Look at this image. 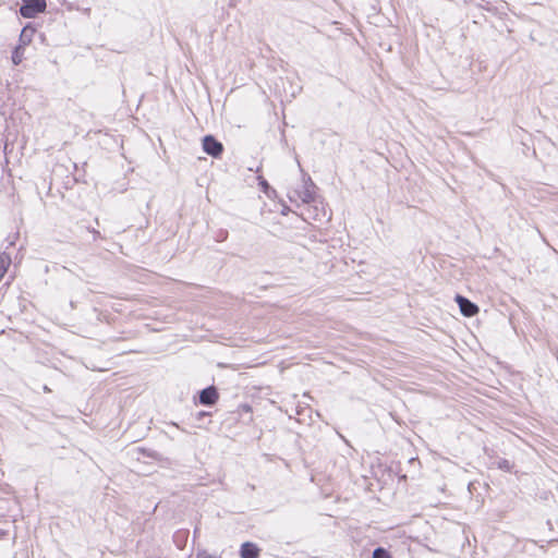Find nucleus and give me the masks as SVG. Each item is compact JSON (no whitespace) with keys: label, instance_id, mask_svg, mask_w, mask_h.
<instances>
[{"label":"nucleus","instance_id":"1a4fd4ad","mask_svg":"<svg viewBox=\"0 0 558 558\" xmlns=\"http://www.w3.org/2000/svg\"><path fill=\"white\" fill-rule=\"evenodd\" d=\"M373 558H392V556L387 549L377 547L373 551Z\"/></svg>","mask_w":558,"mask_h":558},{"label":"nucleus","instance_id":"ddd939ff","mask_svg":"<svg viewBox=\"0 0 558 558\" xmlns=\"http://www.w3.org/2000/svg\"><path fill=\"white\" fill-rule=\"evenodd\" d=\"M208 415H209L208 412L201 411V412L197 413V420L201 421V420H203L204 417H206Z\"/></svg>","mask_w":558,"mask_h":558},{"label":"nucleus","instance_id":"4468645a","mask_svg":"<svg viewBox=\"0 0 558 558\" xmlns=\"http://www.w3.org/2000/svg\"><path fill=\"white\" fill-rule=\"evenodd\" d=\"M90 232L94 235V240H97L98 238H101L100 232L96 229H92Z\"/></svg>","mask_w":558,"mask_h":558},{"label":"nucleus","instance_id":"7ed1b4c3","mask_svg":"<svg viewBox=\"0 0 558 558\" xmlns=\"http://www.w3.org/2000/svg\"><path fill=\"white\" fill-rule=\"evenodd\" d=\"M456 302L460 307L461 314L465 317H473L478 312V306L463 295L457 294Z\"/></svg>","mask_w":558,"mask_h":558},{"label":"nucleus","instance_id":"f8f14e48","mask_svg":"<svg viewBox=\"0 0 558 558\" xmlns=\"http://www.w3.org/2000/svg\"><path fill=\"white\" fill-rule=\"evenodd\" d=\"M259 185L262 186L263 191L267 194L268 193V190L270 189L269 184L267 183V181L265 179H262L259 180Z\"/></svg>","mask_w":558,"mask_h":558},{"label":"nucleus","instance_id":"9d476101","mask_svg":"<svg viewBox=\"0 0 558 558\" xmlns=\"http://www.w3.org/2000/svg\"><path fill=\"white\" fill-rule=\"evenodd\" d=\"M498 468L500 470H504V471H507V472H510L511 471V468H512V464L510 463L509 460L507 459H501L498 461Z\"/></svg>","mask_w":558,"mask_h":558},{"label":"nucleus","instance_id":"9b49d317","mask_svg":"<svg viewBox=\"0 0 558 558\" xmlns=\"http://www.w3.org/2000/svg\"><path fill=\"white\" fill-rule=\"evenodd\" d=\"M196 558H220V557H218L216 555H211V554L207 553L206 550H202V551L197 553Z\"/></svg>","mask_w":558,"mask_h":558},{"label":"nucleus","instance_id":"2eb2a0df","mask_svg":"<svg viewBox=\"0 0 558 558\" xmlns=\"http://www.w3.org/2000/svg\"><path fill=\"white\" fill-rule=\"evenodd\" d=\"M3 534H4V532L0 530V536L3 535Z\"/></svg>","mask_w":558,"mask_h":558},{"label":"nucleus","instance_id":"f03ea898","mask_svg":"<svg viewBox=\"0 0 558 558\" xmlns=\"http://www.w3.org/2000/svg\"><path fill=\"white\" fill-rule=\"evenodd\" d=\"M203 149L207 155L218 158L223 153V145L213 135H206L203 138Z\"/></svg>","mask_w":558,"mask_h":558},{"label":"nucleus","instance_id":"6e6552de","mask_svg":"<svg viewBox=\"0 0 558 558\" xmlns=\"http://www.w3.org/2000/svg\"><path fill=\"white\" fill-rule=\"evenodd\" d=\"M24 52H25V47H23V45H17L14 50L12 51V62L15 64V65H19L20 63H22L23 59H24Z\"/></svg>","mask_w":558,"mask_h":558},{"label":"nucleus","instance_id":"f257e3e1","mask_svg":"<svg viewBox=\"0 0 558 558\" xmlns=\"http://www.w3.org/2000/svg\"><path fill=\"white\" fill-rule=\"evenodd\" d=\"M46 8V0H22L19 13L25 19H34L39 13L45 12Z\"/></svg>","mask_w":558,"mask_h":558},{"label":"nucleus","instance_id":"20e7f679","mask_svg":"<svg viewBox=\"0 0 558 558\" xmlns=\"http://www.w3.org/2000/svg\"><path fill=\"white\" fill-rule=\"evenodd\" d=\"M218 399L219 393L215 386H208L199 391V403L205 407L214 405Z\"/></svg>","mask_w":558,"mask_h":558},{"label":"nucleus","instance_id":"0eeeda50","mask_svg":"<svg viewBox=\"0 0 558 558\" xmlns=\"http://www.w3.org/2000/svg\"><path fill=\"white\" fill-rule=\"evenodd\" d=\"M314 189L315 184L310 180V183H305L302 201L304 203H311L314 201Z\"/></svg>","mask_w":558,"mask_h":558},{"label":"nucleus","instance_id":"39448f33","mask_svg":"<svg viewBox=\"0 0 558 558\" xmlns=\"http://www.w3.org/2000/svg\"><path fill=\"white\" fill-rule=\"evenodd\" d=\"M259 548L256 544L251 542H245L241 545L240 557L241 558H258L259 557Z\"/></svg>","mask_w":558,"mask_h":558},{"label":"nucleus","instance_id":"423d86ee","mask_svg":"<svg viewBox=\"0 0 558 558\" xmlns=\"http://www.w3.org/2000/svg\"><path fill=\"white\" fill-rule=\"evenodd\" d=\"M34 34H35V28L31 24H27L26 26H24L20 34V38H19L20 44L19 45H23V47H26L27 45H29L32 43Z\"/></svg>","mask_w":558,"mask_h":558}]
</instances>
